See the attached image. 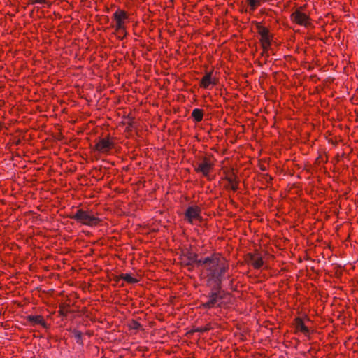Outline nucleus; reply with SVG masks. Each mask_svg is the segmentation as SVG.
<instances>
[{
  "instance_id": "nucleus-17",
  "label": "nucleus",
  "mask_w": 358,
  "mask_h": 358,
  "mask_svg": "<svg viewBox=\"0 0 358 358\" xmlns=\"http://www.w3.org/2000/svg\"><path fill=\"white\" fill-rule=\"evenodd\" d=\"M259 1V0H248V3L252 8H255L256 6H257Z\"/></svg>"
},
{
  "instance_id": "nucleus-4",
  "label": "nucleus",
  "mask_w": 358,
  "mask_h": 358,
  "mask_svg": "<svg viewBox=\"0 0 358 358\" xmlns=\"http://www.w3.org/2000/svg\"><path fill=\"white\" fill-rule=\"evenodd\" d=\"M185 217L192 224L199 222L201 220V209L198 206H189L186 210Z\"/></svg>"
},
{
  "instance_id": "nucleus-12",
  "label": "nucleus",
  "mask_w": 358,
  "mask_h": 358,
  "mask_svg": "<svg viewBox=\"0 0 358 358\" xmlns=\"http://www.w3.org/2000/svg\"><path fill=\"white\" fill-rule=\"evenodd\" d=\"M121 278L129 283H135L137 282V280L135 278H134L131 275L127 273L122 274Z\"/></svg>"
},
{
  "instance_id": "nucleus-18",
  "label": "nucleus",
  "mask_w": 358,
  "mask_h": 358,
  "mask_svg": "<svg viewBox=\"0 0 358 358\" xmlns=\"http://www.w3.org/2000/svg\"><path fill=\"white\" fill-rule=\"evenodd\" d=\"M130 327L134 329H138L140 327V324L137 322H132L130 324Z\"/></svg>"
},
{
  "instance_id": "nucleus-11",
  "label": "nucleus",
  "mask_w": 358,
  "mask_h": 358,
  "mask_svg": "<svg viewBox=\"0 0 358 358\" xmlns=\"http://www.w3.org/2000/svg\"><path fill=\"white\" fill-rule=\"evenodd\" d=\"M192 115L196 121L199 122L203 118V112L200 109H194L192 111Z\"/></svg>"
},
{
  "instance_id": "nucleus-9",
  "label": "nucleus",
  "mask_w": 358,
  "mask_h": 358,
  "mask_svg": "<svg viewBox=\"0 0 358 358\" xmlns=\"http://www.w3.org/2000/svg\"><path fill=\"white\" fill-rule=\"evenodd\" d=\"M212 167H213L212 163L207 159H205L202 162H201L198 165L196 171L202 173L204 176H206L209 173Z\"/></svg>"
},
{
  "instance_id": "nucleus-3",
  "label": "nucleus",
  "mask_w": 358,
  "mask_h": 358,
  "mask_svg": "<svg viewBox=\"0 0 358 358\" xmlns=\"http://www.w3.org/2000/svg\"><path fill=\"white\" fill-rule=\"evenodd\" d=\"M127 19V13L121 10H117L114 13V20L115 21V29L121 34H124V24Z\"/></svg>"
},
{
  "instance_id": "nucleus-2",
  "label": "nucleus",
  "mask_w": 358,
  "mask_h": 358,
  "mask_svg": "<svg viewBox=\"0 0 358 358\" xmlns=\"http://www.w3.org/2000/svg\"><path fill=\"white\" fill-rule=\"evenodd\" d=\"M72 218L89 226L96 225L100 222V220L93 214L83 210H78Z\"/></svg>"
},
{
  "instance_id": "nucleus-14",
  "label": "nucleus",
  "mask_w": 358,
  "mask_h": 358,
  "mask_svg": "<svg viewBox=\"0 0 358 358\" xmlns=\"http://www.w3.org/2000/svg\"><path fill=\"white\" fill-rule=\"evenodd\" d=\"M229 187L234 191H236L238 188L237 182L232 178L229 179Z\"/></svg>"
},
{
  "instance_id": "nucleus-1",
  "label": "nucleus",
  "mask_w": 358,
  "mask_h": 358,
  "mask_svg": "<svg viewBox=\"0 0 358 358\" xmlns=\"http://www.w3.org/2000/svg\"><path fill=\"white\" fill-rule=\"evenodd\" d=\"M199 264L203 266L210 281L213 282L214 287L219 288L222 276L228 269L227 260L218 254L199 260Z\"/></svg>"
},
{
  "instance_id": "nucleus-19",
  "label": "nucleus",
  "mask_w": 358,
  "mask_h": 358,
  "mask_svg": "<svg viewBox=\"0 0 358 358\" xmlns=\"http://www.w3.org/2000/svg\"><path fill=\"white\" fill-rule=\"evenodd\" d=\"M209 329L208 327H206L204 328H201V329H198L197 331H206Z\"/></svg>"
},
{
  "instance_id": "nucleus-10",
  "label": "nucleus",
  "mask_w": 358,
  "mask_h": 358,
  "mask_svg": "<svg viewBox=\"0 0 358 358\" xmlns=\"http://www.w3.org/2000/svg\"><path fill=\"white\" fill-rule=\"evenodd\" d=\"M216 80L213 77V73L209 72L206 73L201 79V86L203 88H209L210 85H215Z\"/></svg>"
},
{
  "instance_id": "nucleus-8",
  "label": "nucleus",
  "mask_w": 358,
  "mask_h": 358,
  "mask_svg": "<svg viewBox=\"0 0 358 358\" xmlns=\"http://www.w3.org/2000/svg\"><path fill=\"white\" fill-rule=\"evenodd\" d=\"M292 18L294 22L301 25L306 26L308 24V16L299 10H296L294 13H293L292 15Z\"/></svg>"
},
{
  "instance_id": "nucleus-20",
  "label": "nucleus",
  "mask_w": 358,
  "mask_h": 358,
  "mask_svg": "<svg viewBox=\"0 0 358 358\" xmlns=\"http://www.w3.org/2000/svg\"><path fill=\"white\" fill-rule=\"evenodd\" d=\"M35 3H45L46 0H34Z\"/></svg>"
},
{
  "instance_id": "nucleus-21",
  "label": "nucleus",
  "mask_w": 358,
  "mask_h": 358,
  "mask_svg": "<svg viewBox=\"0 0 358 358\" xmlns=\"http://www.w3.org/2000/svg\"><path fill=\"white\" fill-rule=\"evenodd\" d=\"M269 90H270V96H271V93L273 92V90H272L271 87H270ZM271 100V98L270 97V101Z\"/></svg>"
},
{
  "instance_id": "nucleus-23",
  "label": "nucleus",
  "mask_w": 358,
  "mask_h": 358,
  "mask_svg": "<svg viewBox=\"0 0 358 358\" xmlns=\"http://www.w3.org/2000/svg\"><path fill=\"white\" fill-rule=\"evenodd\" d=\"M269 37L271 38V35H269Z\"/></svg>"
},
{
  "instance_id": "nucleus-15",
  "label": "nucleus",
  "mask_w": 358,
  "mask_h": 358,
  "mask_svg": "<svg viewBox=\"0 0 358 358\" xmlns=\"http://www.w3.org/2000/svg\"><path fill=\"white\" fill-rule=\"evenodd\" d=\"M252 264L255 268H258L262 265L263 262L261 258L254 257L252 259Z\"/></svg>"
},
{
  "instance_id": "nucleus-5",
  "label": "nucleus",
  "mask_w": 358,
  "mask_h": 358,
  "mask_svg": "<svg viewBox=\"0 0 358 358\" xmlns=\"http://www.w3.org/2000/svg\"><path fill=\"white\" fill-rule=\"evenodd\" d=\"M113 148V143L109 138H101L96 143L94 149L99 153L106 154Z\"/></svg>"
},
{
  "instance_id": "nucleus-7",
  "label": "nucleus",
  "mask_w": 358,
  "mask_h": 358,
  "mask_svg": "<svg viewBox=\"0 0 358 358\" xmlns=\"http://www.w3.org/2000/svg\"><path fill=\"white\" fill-rule=\"evenodd\" d=\"M259 32L261 35V43L263 48V54L267 55L268 48V31L266 29L259 27Z\"/></svg>"
},
{
  "instance_id": "nucleus-16",
  "label": "nucleus",
  "mask_w": 358,
  "mask_h": 358,
  "mask_svg": "<svg viewBox=\"0 0 358 358\" xmlns=\"http://www.w3.org/2000/svg\"><path fill=\"white\" fill-rule=\"evenodd\" d=\"M31 321L35 324H40L44 325V320L41 316L32 317Z\"/></svg>"
},
{
  "instance_id": "nucleus-13",
  "label": "nucleus",
  "mask_w": 358,
  "mask_h": 358,
  "mask_svg": "<svg viewBox=\"0 0 358 358\" xmlns=\"http://www.w3.org/2000/svg\"><path fill=\"white\" fill-rule=\"evenodd\" d=\"M296 329L304 333H307L308 331V328L305 326L301 320H299L296 322Z\"/></svg>"
},
{
  "instance_id": "nucleus-6",
  "label": "nucleus",
  "mask_w": 358,
  "mask_h": 358,
  "mask_svg": "<svg viewBox=\"0 0 358 358\" xmlns=\"http://www.w3.org/2000/svg\"><path fill=\"white\" fill-rule=\"evenodd\" d=\"M223 294H224L220 291L213 292L210 296L208 301L203 303V306L208 308L216 306H220Z\"/></svg>"
},
{
  "instance_id": "nucleus-22",
  "label": "nucleus",
  "mask_w": 358,
  "mask_h": 358,
  "mask_svg": "<svg viewBox=\"0 0 358 358\" xmlns=\"http://www.w3.org/2000/svg\"><path fill=\"white\" fill-rule=\"evenodd\" d=\"M269 17H270V22L271 21V19H272V18H273V19H274V17H273V15L271 14V12H270Z\"/></svg>"
}]
</instances>
